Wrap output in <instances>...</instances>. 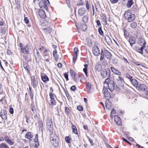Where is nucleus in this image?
<instances>
[{
	"instance_id": "nucleus-29",
	"label": "nucleus",
	"mask_w": 148,
	"mask_h": 148,
	"mask_svg": "<svg viewBox=\"0 0 148 148\" xmlns=\"http://www.w3.org/2000/svg\"><path fill=\"white\" fill-rule=\"evenodd\" d=\"M38 127L40 130H42L43 129V124L42 120H40L38 122Z\"/></svg>"
},
{
	"instance_id": "nucleus-26",
	"label": "nucleus",
	"mask_w": 148,
	"mask_h": 148,
	"mask_svg": "<svg viewBox=\"0 0 148 148\" xmlns=\"http://www.w3.org/2000/svg\"><path fill=\"white\" fill-rule=\"evenodd\" d=\"M70 72L71 75L73 78L74 80L75 81V77L77 75L76 73L74 72L73 70L72 69L70 70Z\"/></svg>"
},
{
	"instance_id": "nucleus-21",
	"label": "nucleus",
	"mask_w": 148,
	"mask_h": 148,
	"mask_svg": "<svg viewBox=\"0 0 148 148\" xmlns=\"http://www.w3.org/2000/svg\"><path fill=\"white\" fill-rule=\"evenodd\" d=\"M105 40L108 45L112 44V41L110 37L108 36H106L105 37Z\"/></svg>"
},
{
	"instance_id": "nucleus-34",
	"label": "nucleus",
	"mask_w": 148,
	"mask_h": 148,
	"mask_svg": "<svg viewBox=\"0 0 148 148\" xmlns=\"http://www.w3.org/2000/svg\"><path fill=\"white\" fill-rule=\"evenodd\" d=\"M71 127L73 130V132L75 134H77L78 133L76 127L74 125H72Z\"/></svg>"
},
{
	"instance_id": "nucleus-6",
	"label": "nucleus",
	"mask_w": 148,
	"mask_h": 148,
	"mask_svg": "<svg viewBox=\"0 0 148 148\" xmlns=\"http://www.w3.org/2000/svg\"><path fill=\"white\" fill-rule=\"evenodd\" d=\"M122 4L124 6L126 5L127 8H130L134 4V2L133 0H123Z\"/></svg>"
},
{
	"instance_id": "nucleus-16",
	"label": "nucleus",
	"mask_w": 148,
	"mask_h": 148,
	"mask_svg": "<svg viewBox=\"0 0 148 148\" xmlns=\"http://www.w3.org/2000/svg\"><path fill=\"white\" fill-rule=\"evenodd\" d=\"M110 69L112 71L114 74L119 75H121V73L119 71L112 67H111Z\"/></svg>"
},
{
	"instance_id": "nucleus-55",
	"label": "nucleus",
	"mask_w": 148,
	"mask_h": 148,
	"mask_svg": "<svg viewBox=\"0 0 148 148\" xmlns=\"http://www.w3.org/2000/svg\"><path fill=\"white\" fill-rule=\"evenodd\" d=\"M64 77L66 79V81L69 80L68 75V73H65L64 74Z\"/></svg>"
},
{
	"instance_id": "nucleus-11",
	"label": "nucleus",
	"mask_w": 148,
	"mask_h": 148,
	"mask_svg": "<svg viewBox=\"0 0 148 148\" xmlns=\"http://www.w3.org/2000/svg\"><path fill=\"white\" fill-rule=\"evenodd\" d=\"M39 5L40 8L47 9V6L46 1H41L39 3Z\"/></svg>"
},
{
	"instance_id": "nucleus-54",
	"label": "nucleus",
	"mask_w": 148,
	"mask_h": 148,
	"mask_svg": "<svg viewBox=\"0 0 148 148\" xmlns=\"http://www.w3.org/2000/svg\"><path fill=\"white\" fill-rule=\"evenodd\" d=\"M110 77H107V78L106 79V80H105L104 82V83L105 84V83H106L107 84H108V83H109V81H110Z\"/></svg>"
},
{
	"instance_id": "nucleus-22",
	"label": "nucleus",
	"mask_w": 148,
	"mask_h": 148,
	"mask_svg": "<svg viewBox=\"0 0 148 148\" xmlns=\"http://www.w3.org/2000/svg\"><path fill=\"white\" fill-rule=\"evenodd\" d=\"M145 48H146V47L145 46H142L140 48H136V50H137V51L138 52L140 53L142 55H143V51L144 49Z\"/></svg>"
},
{
	"instance_id": "nucleus-4",
	"label": "nucleus",
	"mask_w": 148,
	"mask_h": 148,
	"mask_svg": "<svg viewBox=\"0 0 148 148\" xmlns=\"http://www.w3.org/2000/svg\"><path fill=\"white\" fill-rule=\"evenodd\" d=\"M46 127L47 129L49 130L50 134L53 133V122L52 119L49 117L47 118L46 120Z\"/></svg>"
},
{
	"instance_id": "nucleus-42",
	"label": "nucleus",
	"mask_w": 148,
	"mask_h": 148,
	"mask_svg": "<svg viewBox=\"0 0 148 148\" xmlns=\"http://www.w3.org/2000/svg\"><path fill=\"white\" fill-rule=\"evenodd\" d=\"M25 117L26 119V121L27 123L28 124H30L31 123V121L29 119V117L27 115L25 116Z\"/></svg>"
},
{
	"instance_id": "nucleus-27",
	"label": "nucleus",
	"mask_w": 148,
	"mask_h": 148,
	"mask_svg": "<svg viewBox=\"0 0 148 148\" xmlns=\"http://www.w3.org/2000/svg\"><path fill=\"white\" fill-rule=\"evenodd\" d=\"M52 28L50 27H47L44 29V32L47 33H50L52 31Z\"/></svg>"
},
{
	"instance_id": "nucleus-52",
	"label": "nucleus",
	"mask_w": 148,
	"mask_h": 148,
	"mask_svg": "<svg viewBox=\"0 0 148 148\" xmlns=\"http://www.w3.org/2000/svg\"><path fill=\"white\" fill-rule=\"evenodd\" d=\"M116 110H115L114 108L113 109L110 113V117H112L113 114H114L116 113Z\"/></svg>"
},
{
	"instance_id": "nucleus-12",
	"label": "nucleus",
	"mask_w": 148,
	"mask_h": 148,
	"mask_svg": "<svg viewBox=\"0 0 148 148\" xmlns=\"http://www.w3.org/2000/svg\"><path fill=\"white\" fill-rule=\"evenodd\" d=\"M0 116L3 119H7V113L6 111L5 110H1Z\"/></svg>"
},
{
	"instance_id": "nucleus-64",
	"label": "nucleus",
	"mask_w": 148,
	"mask_h": 148,
	"mask_svg": "<svg viewBox=\"0 0 148 148\" xmlns=\"http://www.w3.org/2000/svg\"><path fill=\"white\" fill-rule=\"evenodd\" d=\"M96 23L97 24V25L99 27H101L100 26H101V24L99 20H97L96 21Z\"/></svg>"
},
{
	"instance_id": "nucleus-57",
	"label": "nucleus",
	"mask_w": 148,
	"mask_h": 148,
	"mask_svg": "<svg viewBox=\"0 0 148 148\" xmlns=\"http://www.w3.org/2000/svg\"><path fill=\"white\" fill-rule=\"evenodd\" d=\"M106 105H112V103L109 99H107L105 102Z\"/></svg>"
},
{
	"instance_id": "nucleus-1",
	"label": "nucleus",
	"mask_w": 148,
	"mask_h": 148,
	"mask_svg": "<svg viewBox=\"0 0 148 148\" xmlns=\"http://www.w3.org/2000/svg\"><path fill=\"white\" fill-rule=\"evenodd\" d=\"M124 15L125 18L129 22L133 21L135 18V15L132 14L131 11L130 10L125 11Z\"/></svg>"
},
{
	"instance_id": "nucleus-13",
	"label": "nucleus",
	"mask_w": 148,
	"mask_h": 148,
	"mask_svg": "<svg viewBox=\"0 0 148 148\" xmlns=\"http://www.w3.org/2000/svg\"><path fill=\"white\" fill-rule=\"evenodd\" d=\"M114 120L117 125H120L121 123V118L118 115H115L114 116Z\"/></svg>"
},
{
	"instance_id": "nucleus-8",
	"label": "nucleus",
	"mask_w": 148,
	"mask_h": 148,
	"mask_svg": "<svg viewBox=\"0 0 148 148\" xmlns=\"http://www.w3.org/2000/svg\"><path fill=\"white\" fill-rule=\"evenodd\" d=\"M102 92L104 94L105 98L106 99H108L111 97L110 93L108 91L107 88H103Z\"/></svg>"
},
{
	"instance_id": "nucleus-61",
	"label": "nucleus",
	"mask_w": 148,
	"mask_h": 148,
	"mask_svg": "<svg viewBox=\"0 0 148 148\" xmlns=\"http://www.w3.org/2000/svg\"><path fill=\"white\" fill-rule=\"evenodd\" d=\"M66 3L69 8H70L71 6V3L69 0H66Z\"/></svg>"
},
{
	"instance_id": "nucleus-14",
	"label": "nucleus",
	"mask_w": 148,
	"mask_h": 148,
	"mask_svg": "<svg viewBox=\"0 0 148 148\" xmlns=\"http://www.w3.org/2000/svg\"><path fill=\"white\" fill-rule=\"evenodd\" d=\"M38 13L40 18H45L46 17L45 13L43 10L40 9L38 11Z\"/></svg>"
},
{
	"instance_id": "nucleus-47",
	"label": "nucleus",
	"mask_w": 148,
	"mask_h": 148,
	"mask_svg": "<svg viewBox=\"0 0 148 148\" xmlns=\"http://www.w3.org/2000/svg\"><path fill=\"white\" fill-rule=\"evenodd\" d=\"M112 63L114 64H116L118 62V59L117 58H113L112 61Z\"/></svg>"
},
{
	"instance_id": "nucleus-35",
	"label": "nucleus",
	"mask_w": 148,
	"mask_h": 148,
	"mask_svg": "<svg viewBox=\"0 0 148 148\" xmlns=\"http://www.w3.org/2000/svg\"><path fill=\"white\" fill-rule=\"evenodd\" d=\"M23 66L24 68L28 72H29V66L28 64L26 62H25L23 63Z\"/></svg>"
},
{
	"instance_id": "nucleus-28",
	"label": "nucleus",
	"mask_w": 148,
	"mask_h": 148,
	"mask_svg": "<svg viewBox=\"0 0 148 148\" xmlns=\"http://www.w3.org/2000/svg\"><path fill=\"white\" fill-rule=\"evenodd\" d=\"M84 68L83 71L84 72L86 76L88 77L87 67L88 65L87 64H85L84 65Z\"/></svg>"
},
{
	"instance_id": "nucleus-62",
	"label": "nucleus",
	"mask_w": 148,
	"mask_h": 148,
	"mask_svg": "<svg viewBox=\"0 0 148 148\" xmlns=\"http://www.w3.org/2000/svg\"><path fill=\"white\" fill-rule=\"evenodd\" d=\"M86 86L87 88H91V84L90 83H87Z\"/></svg>"
},
{
	"instance_id": "nucleus-40",
	"label": "nucleus",
	"mask_w": 148,
	"mask_h": 148,
	"mask_svg": "<svg viewBox=\"0 0 148 148\" xmlns=\"http://www.w3.org/2000/svg\"><path fill=\"white\" fill-rule=\"evenodd\" d=\"M98 31L100 35L102 36L103 34V32L102 29L101 27H100L99 28Z\"/></svg>"
},
{
	"instance_id": "nucleus-7",
	"label": "nucleus",
	"mask_w": 148,
	"mask_h": 148,
	"mask_svg": "<svg viewBox=\"0 0 148 148\" xmlns=\"http://www.w3.org/2000/svg\"><path fill=\"white\" fill-rule=\"evenodd\" d=\"M92 53L94 55L96 56H99L100 54V51L97 45H95L92 48Z\"/></svg>"
},
{
	"instance_id": "nucleus-20",
	"label": "nucleus",
	"mask_w": 148,
	"mask_h": 148,
	"mask_svg": "<svg viewBox=\"0 0 148 148\" xmlns=\"http://www.w3.org/2000/svg\"><path fill=\"white\" fill-rule=\"evenodd\" d=\"M25 136L26 138L29 139L30 141H32V138L33 135L32 134L31 132H28L25 134Z\"/></svg>"
},
{
	"instance_id": "nucleus-44",
	"label": "nucleus",
	"mask_w": 148,
	"mask_h": 148,
	"mask_svg": "<svg viewBox=\"0 0 148 148\" xmlns=\"http://www.w3.org/2000/svg\"><path fill=\"white\" fill-rule=\"evenodd\" d=\"M66 142L67 143H70V138L69 136H66L65 138Z\"/></svg>"
},
{
	"instance_id": "nucleus-3",
	"label": "nucleus",
	"mask_w": 148,
	"mask_h": 148,
	"mask_svg": "<svg viewBox=\"0 0 148 148\" xmlns=\"http://www.w3.org/2000/svg\"><path fill=\"white\" fill-rule=\"evenodd\" d=\"M100 54V61H102L104 59V56L108 60H110L111 57L112 56L111 53L108 50H105L104 51L103 50H102Z\"/></svg>"
},
{
	"instance_id": "nucleus-25",
	"label": "nucleus",
	"mask_w": 148,
	"mask_h": 148,
	"mask_svg": "<svg viewBox=\"0 0 148 148\" xmlns=\"http://www.w3.org/2000/svg\"><path fill=\"white\" fill-rule=\"evenodd\" d=\"M102 66L99 64L96 63L95 65V68L96 70L98 71H100L101 70Z\"/></svg>"
},
{
	"instance_id": "nucleus-41",
	"label": "nucleus",
	"mask_w": 148,
	"mask_h": 148,
	"mask_svg": "<svg viewBox=\"0 0 148 148\" xmlns=\"http://www.w3.org/2000/svg\"><path fill=\"white\" fill-rule=\"evenodd\" d=\"M38 81H32V84L33 87L34 88H35L36 87V85L38 84Z\"/></svg>"
},
{
	"instance_id": "nucleus-60",
	"label": "nucleus",
	"mask_w": 148,
	"mask_h": 148,
	"mask_svg": "<svg viewBox=\"0 0 148 148\" xmlns=\"http://www.w3.org/2000/svg\"><path fill=\"white\" fill-rule=\"evenodd\" d=\"M7 142L11 145H12L14 144V142L12 141L10 139Z\"/></svg>"
},
{
	"instance_id": "nucleus-50",
	"label": "nucleus",
	"mask_w": 148,
	"mask_h": 148,
	"mask_svg": "<svg viewBox=\"0 0 148 148\" xmlns=\"http://www.w3.org/2000/svg\"><path fill=\"white\" fill-rule=\"evenodd\" d=\"M90 3H89L88 1H87L86 2V7L87 10H89L90 8Z\"/></svg>"
},
{
	"instance_id": "nucleus-59",
	"label": "nucleus",
	"mask_w": 148,
	"mask_h": 148,
	"mask_svg": "<svg viewBox=\"0 0 148 148\" xmlns=\"http://www.w3.org/2000/svg\"><path fill=\"white\" fill-rule=\"evenodd\" d=\"M70 89L73 91H75L76 90V88L75 86H73L71 87Z\"/></svg>"
},
{
	"instance_id": "nucleus-45",
	"label": "nucleus",
	"mask_w": 148,
	"mask_h": 148,
	"mask_svg": "<svg viewBox=\"0 0 148 148\" xmlns=\"http://www.w3.org/2000/svg\"><path fill=\"white\" fill-rule=\"evenodd\" d=\"M123 31L124 32V35L125 37H128L129 35V34L127 32V31L125 28H123Z\"/></svg>"
},
{
	"instance_id": "nucleus-38",
	"label": "nucleus",
	"mask_w": 148,
	"mask_h": 148,
	"mask_svg": "<svg viewBox=\"0 0 148 148\" xmlns=\"http://www.w3.org/2000/svg\"><path fill=\"white\" fill-rule=\"evenodd\" d=\"M0 148H10L7 145L4 143H2L0 145Z\"/></svg>"
},
{
	"instance_id": "nucleus-17",
	"label": "nucleus",
	"mask_w": 148,
	"mask_h": 148,
	"mask_svg": "<svg viewBox=\"0 0 148 148\" xmlns=\"http://www.w3.org/2000/svg\"><path fill=\"white\" fill-rule=\"evenodd\" d=\"M139 44L141 46H145L146 45V42L145 41V39L143 38H140L139 39Z\"/></svg>"
},
{
	"instance_id": "nucleus-43",
	"label": "nucleus",
	"mask_w": 148,
	"mask_h": 148,
	"mask_svg": "<svg viewBox=\"0 0 148 148\" xmlns=\"http://www.w3.org/2000/svg\"><path fill=\"white\" fill-rule=\"evenodd\" d=\"M24 49L26 54H28L29 53V47L27 45L25 47Z\"/></svg>"
},
{
	"instance_id": "nucleus-53",
	"label": "nucleus",
	"mask_w": 148,
	"mask_h": 148,
	"mask_svg": "<svg viewBox=\"0 0 148 148\" xmlns=\"http://www.w3.org/2000/svg\"><path fill=\"white\" fill-rule=\"evenodd\" d=\"M77 109L79 111H82L83 110V108L82 106L79 105L77 106Z\"/></svg>"
},
{
	"instance_id": "nucleus-9",
	"label": "nucleus",
	"mask_w": 148,
	"mask_h": 148,
	"mask_svg": "<svg viewBox=\"0 0 148 148\" xmlns=\"http://www.w3.org/2000/svg\"><path fill=\"white\" fill-rule=\"evenodd\" d=\"M136 88L138 90L144 92L145 93L147 91V90L148 89L147 86L143 84L139 85L137 88Z\"/></svg>"
},
{
	"instance_id": "nucleus-24",
	"label": "nucleus",
	"mask_w": 148,
	"mask_h": 148,
	"mask_svg": "<svg viewBox=\"0 0 148 148\" xmlns=\"http://www.w3.org/2000/svg\"><path fill=\"white\" fill-rule=\"evenodd\" d=\"M57 51L56 49H55L53 52V55L54 57L55 60L56 61H57V60H58V59L59 58V56L58 55V54H57Z\"/></svg>"
},
{
	"instance_id": "nucleus-15",
	"label": "nucleus",
	"mask_w": 148,
	"mask_h": 148,
	"mask_svg": "<svg viewBox=\"0 0 148 148\" xmlns=\"http://www.w3.org/2000/svg\"><path fill=\"white\" fill-rule=\"evenodd\" d=\"M86 11L85 8H79L78 10V14L79 15L82 16L85 14Z\"/></svg>"
},
{
	"instance_id": "nucleus-51",
	"label": "nucleus",
	"mask_w": 148,
	"mask_h": 148,
	"mask_svg": "<svg viewBox=\"0 0 148 148\" xmlns=\"http://www.w3.org/2000/svg\"><path fill=\"white\" fill-rule=\"evenodd\" d=\"M81 27V29H82L83 31H85L87 29V26L85 24H84L83 25L82 27Z\"/></svg>"
},
{
	"instance_id": "nucleus-32",
	"label": "nucleus",
	"mask_w": 148,
	"mask_h": 148,
	"mask_svg": "<svg viewBox=\"0 0 148 148\" xmlns=\"http://www.w3.org/2000/svg\"><path fill=\"white\" fill-rule=\"evenodd\" d=\"M36 56H35L36 61L37 60V59H38L40 60L41 59L42 57L39 53V52L38 51L37 49H36Z\"/></svg>"
},
{
	"instance_id": "nucleus-23",
	"label": "nucleus",
	"mask_w": 148,
	"mask_h": 148,
	"mask_svg": "<svg viewBox=\"0 0 148 148\" xmlns=\"http://www.w3.org/2000/svg\"><path fill=\"white\" fill-rule=\"evenodd\" d=\"M131 82L134 86L137 88L138 84V82L136 79L134 78Z\"/></svg>"
},
{
	"instance_id": "nucleus-37",
	"label": "nucleus",
	"mask_w": 148,
	"mask_h": 148,
	"mask_svg": "<svg viewBox=\"0 0 148 148\" xmlns=\"http://www.w3.org/2000/svg\"><path fill=\"white\" fill-rule=\"evenodd\" d=\"M56 103L55 99H51L50 103H49L50 105L52 106L56 105Z\"/></svg>"
},
{
	"instance_id": "nucleus-58",
	"label": "nucleus",
	"mask_w": 148,
	"mask_h": 148,
	"mask_svg": "<svg viewBox=\"0 0 148 148\" xmlns=\"http://www.w3.org/2000/svg\"><path fill=\"white\" fill-rule=\"evenodd\" d=\"M38 134H36L35 135V138L34 139V142H38Z\"/></svg>"
},
{
	"instance_id": "nucleus-48",
	"label": "nucleus",
	"mask_w": 148,
	"mask_h": 148,
	"mask_svg": "<svg viewBox=\"0 0 148 148\" xmlns=\"http://www.w3.org/2000/svg\"><path fill=\"white\" fill-rule=\"evenodd\" d=\"M5 32V29L4 28H1L0 29V33H1L3 34H4Z\"/></svg>"
},
{
	"instance_id": "nucleus-46",
	"label": "nucleus",
	"mask_w": 148,
	"mask_h": 148,
	"mask_svg": "<svg viewBox=\"0 0 148 148\" xmlns=\"http://www.w3.org/2000/svg\"><path fill=\"white\" fill-rule=\"evenodd\" d=\"M49 95L51 99H54L55 96H56L54 94H52V92H49Z\"/></svg>"
},
{
	"instance_id": "nucleus-56",
	"label": "nucleus",
	"mask_w": 148,
	"mask_h": 148,
	"mask_svg": "<svg viewBox=\"0 0 148 148\" xmlns=\"http://www.w3.org/2000/svg\"><path fill=\"white\" fill-rule=\"evenodd\" d=\"M144 97L145 98L148 100V89L147 90V91L145 92V95Z\"/></svg>"
},
{
	"instance_id": "nucleus-36",
	"label": "nucleus",
	"mask_w": 148,
	"mask_h": 148,
	"mask_svg": "<svg viewBox=\"0 0 148 148\" xmlns=\"http://www.w3.org/2000/svg\"><path fill=\"white\" fill-rule=\"evenodd\" d=\"M88 20V17L87 15L84 16L82 18V21L84 23H87Z\"/></svg>"
},
{
	"instance_id": "nucleus-2",
	"label": "nucleus",
	"mask_w": 148,
	"mask_h": 148,
	"mask_svg": "<svg viewBox=\"0 0 148 148\" xmlns=\"http://www.w3.org/2000/svg\"><path fill=\"white\" fill-rule=\"evenodd\" d=\"M50 135V139L52 145L55 147H57L59 145L58 138L57 135L55 134L49 133Z\"/></svg>"
},
{
	"instance_id": "nucleus-49",
	"label": "nucleus",
	"mask_w": 148,
	"mask_h": 148,
	"mask_svg": "<svg viewBox=\"0 0 148 148\" xmlns=\"http://www.w3.org/2000/svg\"><path fill=\"white\" fill-rule=\"evenodd\" d=\"M65 112L67 115H69V109L68 107H66L65 108Z\"/></svg>"
},
{
	"instance_id": "nucleus-10",
	"label": "nucleus",
	"mask_w": 148,
	"mask_h": 148,
	"mask_svg": "<svg viewBox=\"0 0 148 148\" xmlns=\"http://www.w3.org/2000/svg\"><path fill=\"white\" fill-rule=\"evenodd\" d=\"M108 87L109 89L111 91H113L114 88V84L113 80H110L108 84Z\"/></svg>"
},
{
	"instance_id": "nucleus-30",
	"label": "nucleus",
	"mask_w": 148,
	"mask_h": 148,
	"mask_svg": "<svg viewBox=\"0 0 148 148\" xmlns=\"http://www.w3.org/2000/svg\"><path fill=\"white\" fill-rule=\"evenodd\" d=\"M125 76L126 78H128L130 80V82H131L134 79L133 78V77L132 76H131L128 73L126 74L125 75Z\"/></svg>"
},
{
	"instance_id": "nucleus-18",
	"label": "nucleus",
	"mask_w": 148,
	"mask_h": 148,
	"mask_svg": "<svg viewBox=\"0 0 148 148\" xmlns=\"http://www.w3.org/2000/svg\"><path fill=\"white\" fill-rule=\"evenodd\" d=\"M118 82H119V83H118L119 84L118 86L121 87L123 86V82L124 81V79L122 77L120 76H118Z\"/></svg>"
},
{
	"instance_id": "nucleus-33",
	"label": "nucleus",
	"mask_w": 148,
	"mask_h": 148,
	"mask_svg": "<svg viewBox=\"0 0 148 148\" xmlns=\"http://www.w3.org/2000/svg\"><path fill=\"white\" fill-rule=\"evenodd\" d=\"M137 24L135 22H132L130 24V27L133 29H134L137 27Z\"/></svg>"
},
{
	"instance_id": "nucleus-63",
	"label": "nucleus",
	"mask_w": 148,
	"mask_h": 148,
	"mask_svg": "<svg viewBox=\"0 0 148 148\" xmlns=\"http://www.w3.org/2000/svg\"><path fill=\"white\" fill-rule=\"evenodd\" d=\"M3 138L4 140L6 142H7L10 139L7 136H5Z\"/></svg>"
},
{
	"instance_id": "nucleus-19",
	"label": "nucleus",
	"mask_w": 148,
	"mask_h": 148,
	"mask_svg": "<svg viewBox=\"0 0 148 148\" xmlns=\"http://www.w3.org/2000/svg\"><path fill=\"white\" fill-rule=\"evenodd\" d=\"M41 78L42 81L45 83L49 81V79L47 75L44 74L41 75Z\"/></svg>"
},
{
	"instance_id": "nucleus-5",
	"label": "nucleus",
	"mask_w": 148,
	"mask_h": 148,
	"mask_svg": "<svg viewBox=\"0 0 148 148\" xmlns=\"http://www.w3.org/2000/svg\"><path fill=\"white\" fill-rule=\"evenodd\" d=\"M101 75L103 78L110 77V69L109 68L102 69L101 71Z\"/></svg>"
},
{
	"instance_id": "nucleus-39",
	"label": "nucleus",
	"mask_w": 148,
	"mask_h": 148,
	"mask_svg": "<svg viewBox=\"0 0 148 148\" xmlns=\"http://www.w3.org/2000/svg\"><path fill=\"white\" fill-rule=\"evenodd\" d=\"M131 10L132 11L136 12L138 10V7L136 5H134L132 7Z\"/></svg>"
},
{
	"instance_id": "nucleus-31",
	"label": "nucleus",
	"mask_w": 148,
	"mask_h": 148,
	"mask_svg": "<svg viewBox=\"0 0 148 148\" xmlns=\"http://www.w3.org/2000/svg\"><path fill=\"white\" fill-rule=\"evenodd\" d=\"M128 41L130 43L131 46L132 47L133 45L136 43V40L132 38L129 39Z\"/></svg>"
}]
</instances>
